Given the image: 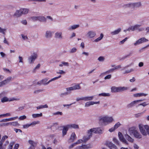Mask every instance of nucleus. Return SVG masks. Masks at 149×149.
Returning <instances> with one entry per match:
<instances>
[{
    "label": "nucleus",
    "instance_id": "19",
    "mask_svg": "<svg viewBox=\"0 0 149 149\" xmlns=\"http://www.w3.org/2000/svg\"><path fill=\"white\" fill-rule=\"evenodd\" d=\"M54 33V32L53 31H47L46 32L45 36L48 37H52Z\"/></svg>",
    "mask_w": 149,
    "mask_h": 149
},
{
    "label": "nucleus",
    "instance_id": "41",
    "mask_svg": "<svg viewBox=\"0 0 149 149\" xmlns=\"http://www.w3.org/2000/svg\"><path fill=\"white\" fill-rule=\"evenodd\" d=\"M10 125H12L14 126H19L20 125L17 122H10Z\"/></svg>",
    "mask_w": 149,
    "mask_h": 149
},
{
    "label": "nucleus",
    "instance_id": "30",
    "mask_svg": "<svg viewBox=\"0 0 149 149\" xmlns=\"http://www.w3.org/2000/svg\"><path fill=\"white\" fill-rule=\"evenodd\" d=\"M136 103L135 100L134 101L131 102L130 104L127 105V107L128 108H131L133 107L135 104H136Z\"/></svg>",
    "mask_w": 149,
    "mask_h": 149
},
{
    "label": "nucleus",
    "instance_id": "33",
    "mask_svg": "<svg viewBox=\"0 0 149 149\" xmlns=\"http://www.w3.org/2000/svg\"><path fill=\"white\" fill-rule=\"evenodd\" d=\"M79 27V24L74 25L72 26L71 27L68 28V30H72L75 29Z\"/></svg>",
    "mask_w": 149,
    "mask_h": 149
},
{
    "label": "nucleus",
    "instance_id": "17",
    "mask_svg": "<svg viewBox=\"0 0 149 149\" xmlns=\"http://www.w3.org/2000/svg\"><path fill=\"white\" fill-rule=\"evenodd\" d=\"M121 31V29L119 28L114 31L111 32V34L112 35H116L118 34Z\"/></svg>",
    "mask_w": 149,
    "mask_h": 149
},
{
    "label": "nucleus",
    "instance_id": "37",
    "mask_svg": "<svg viewBox=\"0 0 149 149\" xmlns=\"http://www.w3.org/2000/svg\"><path fill=\"white\" fill-rule=\"evenodd\" d=\"M48 107V105L47 104L44 105H40L36 107L37 109H42L43 108H47Z\"/></svg>",
    "mask_w": 149,
    "mask_h": 149
},
{
    "label": "nucleus",
    "instance_id": "59",
    "mask_svg": "<svg viewBox=\"0 0 149 149\" xmlns=\"http://www.w3.org/2000/svg\"><path fill=\"white\" fill-rule=\"evenodd\" d=\"M121 125L120 124L119 122L117 123L114 126V127L115 128V129L117 128L118 127H119L120 125Z\"/></svg>",
    "mask_w": 149,
    "mask_h": 149
},
{
    "label": "nucleus",
    "instance_id": "20",
    "mask_svg": "<svg viewBox=\"0 0 149 149\" xmlns=\"http://www.w3.org/2000/svg\"><path fill=\"white\" fill-rule=\"evenodd\" d=\"M111 92L112 93L119 92V87H116L115 86H112L111 88Z\"/></svg>",
    "mask_w": 149,
    "mask_h": 149
},
{
    "label": "nucleus",
    "instance_id": "32",
    "mask_svg": "<svg viewBox=\"0 0 149 149\" xmlns=\"http://www.w3.org/2000/svg\"><path fill=\"white\" fill-rule=\"evenodd\" d=\"M123 7L124 8H132V3H129L124 4L123 6Z\"/></svg>",
    "mask_w": 149,
    "mask_h": 149
},
{
    "label": "nucleus",
    "instance_id": "52",
    "mask_svg": "<svg viewBox=\"0 0 149 149\" xmlns=\"http://www.w3.org/2000/svg\"><path fill=\"white\" fill-rule=\"evenodd\" d=\"M47 80L48 79L46 78H45L44 79L42 80H41L42 81V84L44 85H47Z\"/></svg>",
    "mask_w": 149,
    "mask_h": 149
},
{
    "label": "nucleus",
    "instance_id": "48",
    "mask_svg": "<svg viewBox=\"0 0 149 149\" xmlns=\"http://www.w3.org/2000/svg\"><path fill=\"white\" fill-rule=\"evenodd\" d=\"M31 19L33 21H36L38 20V16H33L31 17Z\"/></svg>",
    "mask_w": 149,
    "mask_h": 149
},
{
    "label": "nucleus",
    "instance_id": "49",
    "mask_svg": "<svg viewBox=\"0 0 149 149\" xmlns=\"http://www.w3.org/2000/svg\"><path fill=\"white\" fill-rule=\"evenodd\" d=\"M7 83V82L6 81V80H3L1 82H0V87H1L3 85L6 84Z\"/></svg>",
    "mask_w": 149,
    "mask_h": 149
},
{
    "label": "nucleus",
    "instance_id": "4",
    "mask_svg": "<svg viewBox=\"0 0 149 149\" xmlns=\"http://www.w3.org/2000/svg\"><path fill=\"white\" fill-rule=\"evenodd\" d=\"M38 56L37 53H33L28 58V62L30 64L33 63L35 60L37 58Z\"/></svg>",
    "mask_w": 149,
    "mask_h": 149
},
{
    "label": "nucleus",
    "instance_id": "31",
    "mask_svg": "<svg viewBox=\"0 0 149 149\" xmlns=\"http://www.w3.org/2000/svg\"><path fill=\"white\" fill-rule=\"evenodd\" d=\"M134 69L133 68H131L130 69H128L126 70L123 73V74H127L130 73H131L134 71Z\"/></svg>",
    "mask_w": 149,
    "mask_h": 149
},
{
    "label": "nucleus",
    "instance_id": "54",
    "mask_svg": "<svg viewBox=\"0 0 149 149\" xmlns=\"http://www.w3.org/2000/svg\"><path fill=\"white\" fill-rule=\"evenodd\" d=\"M14 144V142H11L10 143V145H9V146L8 149H12L13 147V146Z\"/></svg>",
    "mask_w": 149,
    "mask_h": 149
},
{
    "label": "nucleus",
    "instance_id": "35",
    "mask_svg": "<svg viewBox=\"0 0 149 149\" xmlns=\"http://www.w3.org/2000/svg\"><path fill=\"white\" fill-rule=\"evenodd\" d=\"M90 137L87 136L86 135L84 136L82 138V140L84 142H86L88 141L90 139Z\"/></svg>",
    "mask_w": 149,
    "mask_h": 149
},
{
    "label": "nucleus",
    "instance_id": "24",
    "mask_svg": "<svg viewBox=\"0 0 149 149\" xmlns=\"http://www.w3.org/2000/svg\"><path fill=\"white\" fill-rule=\"evenodd\" d=\"M92 133H94V131L93 128H91L87 131V135L91 138L92 136Z\"/></svg>",
    "mask_w": 149,
    "mask_h": 149
},
{
    "label": "nucleus",
    "instance_id": "29",
    "mask_svg": "<svg viewBox=\"0 0 149 149\" xmlns=\"http://www.w3.org/2000/svg\"><path fill=\"white\" fill-rule=\"evenodd\" d=\"M128 88L127 87H119V92H122L124 91L127 90Z\"/></svg>",
    "mask_w": 149,
    "mask_h": 149
},
{
    "label": "nucleus",
    "instance_id": "40",
    "mask_svg": "<svg viewBox=\"0 0 149 149\" xmlns=\"http://www.w3.org/2000/svg\"><path fill=\"white\" fill-rule=\"evenodd\" d=\"M9 101L8 98L6 97H4L1 99V101L2 103H4Z\"/></svg>",
    "mask_w": 149,
    "mask_h": 149
},
{
    "label": "nucleus",
    "instance_id": "50",
    "mask_svg": "<svg viewBox=\"0 0 149 149\" xmlns=\"http://www.w3.org/2000/svg\"><path fill=\"white\" fill-rule=\"evenodd\" d=\"M43 90L42 89H38L34 91L33 92V93L35 94H37L39 93H40Z\"/></svg>",
    "mask_w": 149,
    "mask_h": 149
},
{
    "label": "nucleus",
    "instance_id": "43",
    "mask_svg": "<svg viewBox=\"0 0 149 149\" xmlns=\"http://www.w3.org/2000/svg\"><path fill=\"white\" fill-rule=\"evenodd\" d=\"M77 50V48L76 47H73L71 49L70 51H69V52L70 54H73L75 52H76Z\"/></svg>",
    "mask_w": 149,
    "mask_h": 149
},
{
    "label": "nucleus",
    "instance_id": "10",
    "mask_svg": "<svg viewBox=\"0 0 149 149\" xmlns=\"http://www.w3.org/2000/svg\"><path fill=\"white\" fill-rule=\"evenodd\" d=\"M8 138V136L5 135L2 137L1 140L0 141V149H5V148L3 147V142L5 140Z\"/></svg>",
    "mask_w": 149,
    "mask_h": 149
},
{
    "label": "nucleus",
    "instance_id": "45",
    "mask_svg": "<svg viewBox=\"0 0 149 149\" xmlns=\"http://www.w3.org/2000/svg\"><path fill=\"white\" fill-rule=\"evenodd\" d=\"M29 143L31 145V146L32 147H35V146H36V143L34 142L32 140H29Z\"/></svg>",
    "mask_w": 149,
    "mask_h": 149
},
{
    "label": "nucleus",
    "instance_id": "34",
    "mask_svg": "<svg viewBox=\"0 0 149 149\" xmlns=\"http://www.w3.org/2000/svg\"><path fill=\"white\" fill-rule=\"evenodd\" d=\"M20 9L22 15L26 14L29 12V10L28 9L23 8L21 9Z\"/></svg>",
    "mask_w": 149,
    "mask_h": 149
},
{
    "label": "nucleus",
    "instance_id": "36",
    "mask_svg": "<svg viewBox=\"0 0 149 149\" xmlns=\"http://www.w3.org/2000/svg\"><path fill=\"white\" fill-rule=\"evenodd\" d=\"M7 29L6 28H2L0 27V33H2L3 35H5Z\"/></svg>",
    "mask_w": 149,
    "mask_h": 149
},
{
    "label": "nucleus",
    "instance_id": "57",
    "mask_svg": "<svg viewBox=\"0 0 149 149\" xmlns=\"http://www.w3.org/2000/svg\"><path fill=\"white\" fill-rule=\"evenodd\" d=\"M65 72L63 70H59V71L56 72L57 74H65Z\"/></svg>",
    "mask_w": 149,
    "mask_h": 149
},
{
    "label": "nucleus",
    "instance_id": "14",
    "mask_svg": "<svg viewBox=\"0 0 149 149\" xmlns=\"http://www.w3.org/2000/svg\"><path fill=\"white\" fill-rule=\"evenodd\" d=\"M148 95V94L144 93H138L133 95V96L134 97H140L142 96H146Z\"/></svg>",
    "mask_w": 149,
    "mask_h": 149
},
{
    "label": "nucleus",
    "instance_id": "13",
    "mask_svg": "<svg viewBox=\"0 0 149 149\" xmlns=\"http://www.w3.org/2000/svg\"><path fill=\"white\" fill-rule=\"evenodd\" d=\"M18 118V117L17 116L14 117H12L10 118H6L5 119H3L1 120L0 122H8L9 121H11L12 120H14L16 119H17Z\"/></svg>",
    "mask_w": 149,
    "mask_h": 149
},
{
    "label": "nucleus",
    "instance_id": "22",
    "mask_svg": "<svg viewBox=\"0 0 149 149\" xmlns=\"http://www.w3.org/2000/svg\"><path fill=\"white\" fill-rule=\"evenodd\" d=\"M38 21L40 22H46L47 19L44 16H38Z\"/></svg>",
    "mask_w": 149,
    "mask_h": 149
},
{
    "label": "nucleus",
    "instance_id": "58",
    "mask_svg": "<svg viewBox=\"0 0 149 149\" xmlns=\"http://www.w3.org/2000/svg\"><path fill=\"white\" fill-rule=\"evenodd\" d=\"M39 123V121H33V122H32L31 123H30V124L31 126H33V125H35L37 124H38Z\"/></svg>",
    "mask_w": 149,
    "mask_h": 149
},
{
    "label": "nucleus",
    "instance_id": "5",
    "mask_svg": "<svg viewBox=\"0 0 149 149\" xmlns=\"http://www.w3.org/2000/svg\"><path fill=\"white\" fill-rule=\"evenodd\" d=\"M118 136L119 139L121 141H122L125 145H128L129 143L127 141V140L124 138L122 134L120 132H119L118 133Z\"/></svg>",
    "mask_w": 149,
    "mask_h": 149
},
{
    "label": "nucleus",
    "instance_id": "11",
    "mask_svg": "<svg viewBox=\"0 0 149 149\" xmlns=\"http://www.w3.org/2000/svg\"><path fill=\"white\" fill-rule=\"evenodd\" d=\"M77 139V136L74 132H72L68 140L69 143H71L73 142Z\"/></svg>",
    "mask_w": 149,
    "mask_h": 149
},
{
    "label": "nucleus",
    "instance_id": "18",
    "mask_svg": "<svg viewBox=\"0 0 149 149\" xmlns=\"http://www.w3.org/2000/svg\"><path fill=\"white\" fill-rule=\"evenodd\" d=\"M94 98V96H87L84 97V101H91L93 100Z\"/></svg>",
    "mask_w": 149,
    "mask_h": 149
},
{
    "label": "nucleus",
    "instance_id": "21",
    "mask_svg": "<svg viewBox=\"0 0 149 149\" xmlns=\"http://www.w3.org/2000/svg\"><path fill=\"white\" fill-rule=\"evenodd\" d=\"M133 135L135 138H137L141 139L142 138V135L140 134L139 132L137 130L135 132Z\"/></svg>",
    "mask_w": 149,
    "mask_h": 149
},
{
    "label": "nucleus",
    "instance_id": "63",
    "mask_svg": "<svg viewBox=\"0 0 149 149\" xmlns=\"http://www.w3.org/2000/svg\"><path fill=\"white\" fill-rule=\"evenodd\" d=\"M62 64L63 65H64V66H66L67 67H68L69 66V63L68 62H65V61H62Z\"/></svg>",
    "mask_w": 149,
    "mask_h": 149
},
{
    "label": "nucleus",
    "instance_id": "27",
    "mask_svg": "<svg viewBox=\"0 0 149 149\" xmlns=\"http://www.w3.org/2000/svg\"><path fill=\"white\" fill-rule=\"evenodd\" d=\"M108 147L110 149H118L115 145L111 143L108 144Z\"/></svg>",
    "mask_w": 149,
    "mask_h": 149
},
{
    "label": "nucleus",
    "instance_id": "15",
    "mask_svg": "<svg viewBox=\"0 0 149 149\" xmlns=\"http://www.w3.org/2000/svg\"><path fill=\"white\" fill-rule=\"evenodd\" d=\"M132 4V8L134 9L135 8H139L141 6V3L140 2L133 3Z\"/></svg>",
    "mask_w": 149,
    "mask_h": 149
},
{
    "label": "nucleus",
    "instance_id": "38",
    "mask_svg": "<svg viewBox=\"0 0 149 149\" xmlns=\"http://www.w3.org/2000/svg\"><path fill=\"white\" fill-rule=\"evenodd\" d=\"M42 113H40L39 114H33L32 115V116L33 118H36L42 116Z\"/></svg>",
    "mask_w": 149,
    "mask_h": 149
},
{
    "label": "nucleus",
    "instance_id": "1",
    "mask_svg": "<svg viewBox=\"0 0 149 149\" xmlns=\"http://www.w3.org/2000/svg\"><path fill=\"white\" fill-rule=\"evenodd\" d=\"M113 120L112 117L104 116L99 117V123L101 125H106L112 123Z\"/></svg>",
    "mask_w": 149,
    "mask_h": 149
},
{
    "label": "nucleus",
    "instance_id": "62",
    "mask_svg": "<svg viewBox=\"0 0 149 149\" xmlns=\"http://www.w3.org/2000/svg\"><path fill=\"white\" fill-rule=\"evenodd\" d=\"M144 113V112L138 113L135 114V116L136 117H138L141 116V115Z\"/></svg>",
    "mask_w": 149,
    "mask_h": 149
},
{
    "label": "nucleus",
    "instance_id": "12",
    "mask_svg": "<svg viewBox=\"0 0 149 149\" xmlns=\"http://www.w3.org/2000/svg\"><path fill=\"white\" fill-rule=\"evenodd\" d=\"M100 103V102H94L92 101H90L87 102L85 104V106L86 107H88L90 106L91 105H92L95 104H99Z\"/></svg>",
    "mask_w": 149,
    "mask_h": 149
},
{
    "label": "nucleus",
    "instance_id": "26",
    "mask_svg": "<svg viewBox=\"0 0 149 149\" xmlns=\"http://www.w3.org/2000/svg\"><path fill=\"white\" fill-rule=\"evenodd\" d=\"M22 15V12H21V9L17 10L14 14V16L17 17H18L21 16Z\"/></svg>",
    "mask_w": 149,
    "mask_h": 149
},
{
    "label": "nucleus",
    "instance_id": "42",
    "mask_svg": "<svg viewBox=\"0 0 149 149\" xmlns=\"http://www.w3.org/2000/svg\"><path fill=\"white\" fill-rule=\"evenodd\" d=\"M66 90L67 91V93H68V94L71 93V91H74L72 86L67 88H66Z\"/></svg>",
    "mask_w": 149,
    "mask_h": 149
},
{
    "label": "nucleus",
    "instance_id": "6",
    "mask_svg": "<svg viewBox=\"0 0 149 149\" xmlns=\"http://www.w3.org/2000/svg\"><path fill=\"white\" fill-rule=\"evenodd\" d=\"M92 147V146L90 144L86 145H82L81 146H78L76 147L74 149H88Z\"/></svg>",
    "mask_w": 149,
    "mask_h": 149
},
{
    "label": "nucleus",
    "instance_id": "56",
    "mask_svg": "<svg viewBox=\"0 0 149 149\" xmlns=\"http://www.w3.org/2000/svg\"><path fill=\"white\" fill-rule=\"evenodd\" d=\"M26 117L25 115H23L22 116H20L19 118V119L20 120H23L24 119H25L26 118Z\"/></svg>",
    "mask_w": 149,
    "mask_h": 149
},
{
    "label": "nucleus",
    "instance_id": "7",
    "mask_svg": "<svg viewBox=\"0 0 149 149\" xmlns=\"http://www.w3.org/2000/svg\"><path fill=\"white\" fill-rule=\"evenodd\" d=\"M148 41V40L145 38H141L140 39L137 40L136 42L134 43V45L135 46H136L140 45L143 42H147Z\"/></svg>",
    "mask_w": 149,
    "mask_h": 149
},
{
    "label": "nucleus",
    "instance_id": "16",
    "mask_svg": "<svg viewBox=\"0 0 149 149\" xmlns=\"http://www.w3.org/2000/svg\"><path fill=\"white\" fill-rule=\"evenodd\" d=\"M136 130V128L134 127H130L128 130L129 132L130 135L132 134L133 135Z\"/></svg>",
    "mask_w": 149,
    "mask_h": 149
},
{
    "label": "nucleus",
    "instance_id": "60",
    "mask_svg": "<svg viewBox=\"0 0 149 149\" xmlns=\"http://www.w3.org/2000/svg\"><path fill=\"white\" fill-rule=\"evenodd\" d=\"M30 124H26L23 125V127L24 129H27L30 126Z\"/></svg>",
    "mask_w": 149,
    "mask_h": 149
},
{
    "label": "nucleus",
    "instance_id": "61",
    "mask_svg": "<svg viewBox=\"0 0 149 149\" xmlns=\"http://www.w3.org/2000/svg\"><path fill=\"white\" fill-rule=\"evenodd\" d=\"M83 142V141L82 139H79L77 140L76 142H75L74 143L76 145H77L80 144Z\"/></svg>",
    "mask_w": 149,
    "mask_h": 149
},
{
    "label": "nucleus",
    "instance_id": "53",
    "mask_svg": "<svg viewBox=\"0 0 149 149\" xmlns=\"http://www.w3.org/2000/svg\"><path fill=\"white\" fill-rule=\"evenodd\" d=\"M113 142L116 143V145H119V143L118 140L116 138H113Z\"/></svg>",
    "mask_w": 149,
    "mask_h": 149
},
{
    "label": "nucleus",
    "instance_id": "39",
    "mask_svg": "<svg viewBox=\"0 0 149 149\" xmlns=\"http://www.w3.org/2000/svg\"><path fill=\"white\" fill-rule=\"evenodd\" d=\"M110 94L109 93H101L99 94L98 95L99 96H103L104 97H109L110 96Z\"/></svg>",
    "mask_w": 149,
    "mask_h": 149
},
{
    "label": "nucleus",
    "instance_id": "51",
    "mask_svg": "<svg viewBox=\"0 0 149 149\" xmlns=\"http://www.w3.org/2000/svg\"><path fill=\"white\" fill-rule=\"evenodd\" d=\"M55 37H60L62 36V33L61 32H56L55 34Z\"/></svg>",
    "mask_w": 149,
    "mask_h": 149
},
{
    "label": "nucleus",
    "instance_id": "64",
    "mask_svg": "<svg viewBox=\"0 0 149 149\" xmlns=\"http://www.w3.org/2000/svg\"><path fill=\"white\" fill-rule=\"evenodd\" d=\"M54 115H62V113L61 112L57 111L56 112L54 113L53 114Z\"/></svg>",
    "mask_w": 149,
    "mask_h": 149
},
{
    "label": "nucleus",
    "instance_id": "46",
    "mask_svg": "<svg viewBox=\"0 0 149 149\" xmlns=\"http://www.w3.org/2000/svg\"><path fill=\"white\" fill-rule=\"evenodd\" d=\"M105 60V58L103 56H100L97 58V60L100 62H103Z\"/></svg>",
    "mask_w": 149,
    "mask_h": 149
},
{
    "label": "nucleus",
    "instance_id": "3",
    "mask_svg": "<svg viewBox=\"0 0 149 149\" xmlns=\"http://www.w3.org/2000/svg\"><path fill=\"white\" fill-rule=\"evenodd\" d=\"M141 25L136 24L134 26H132L130 27H129L128 29L124 30V31L126 32L127 31H134L135 30H137L139 31H143L144 28L143 27H140Z\"/></svg>",
    "mask_w": 149,
    "mask_h": 149
},
{
    "label": "nucleus",
    "instance_id": "9",
    "mask_svg": "<svg viewBox=\"0 0 149 149\" xmlns=\"http://www.w3.org/2000/svg\"><path fill=\"white\" fill-rule=\"evenodd\" d=\"M96 36V32L92 30L88 31L86 35V36L90 37H94Z\"/></svg>",
    "mask_w": 149,
    "mask_h": 149
},
{
    "label": "nucleus",
    "instance_id": "8",
    "mask_svg": "<svg viewBox=\"0 0 149 149\" xmlns=\"http://www.w3.org/2000/svg\"><path fill=\"white\" fill-rule=\"evenodd\" d=\"M94 133L95 134H101L103 133V130L100 127L93 128Z\"/></svg>",
    "mask_w": 149,
    "mask_h": 149
},
{
    "label": "nucleus",
    "instance_id": "25",
    "mask_svg": "<svg viewBox=\"0 0 149 149\" xmlns=\"http://www.w3.org/2000/svg\"><path fill=\"white\" fill-rule=\"evenodd\" d=\"M125 137L126 139L128 141H129L133 143L134 141V140L133 139L131 138L130 136H129L127 134H125Z\"/></svg>",
    "mask_w": 149,
    "mask_h": 149
},
{
    "label": "nucleus",
    "instance_id": "44",
    "mask_svg": "<svg viewBox=\"0 0 149 149\" xmlns=\"http://www.w3.org/2000/svg\"><path fill=\"white\" fill-rule=\"evenodd\" d=\"M68 130L64 126L62 130V133L63 136H64L67 134Z\"/></svg>",
    "mask_w": 149,
    "mask_h": 149
},
{
    "label": "nucleus",
    "instance_id": "2",
    "mask_svg": "<svg viewBox=\"0 0 149 149\" xmlns=\"http://www.w3.org/2000/svg\"><path fill=\"white\" fill-rule=\"evenodd\" d=\"M139 130L142 135L146 136L148 133L149 135V126L148 125H143L140 124L139 125Z\"/></svg>",
    "mask_w": 149,
    "mask_h": 149
},
{
    "label": "nucleus",
    "instance_id": "47",
    "mask_svg": "<svg viewBox=\"0 0 149 149\" xmlns=\"http://www.w3.org/2000/svg\"><path fill=\"white\" fill-rule=\"evenodd\" d=\"M10 116H11V114L10 113H8L5 114H1V118L2 117H8Z\"/></svg>",
    "mask_w": 149,
    "mask_h": 149
},
{
    "label": "nucleus",
    "instance_id": "28",
    "mask_svg": "<svg viewBox=\"0 0 149 149\" xmlns=\"http://www.w3.org/2000/svg\"><path fill=\"white\" fill-rule=\"evenodd\" d=\"M73 90L80 89L81 88L80 84H75L72 86Z\"/></svg>",
    "mask_w": 149,
    "mask_h": 149
},
{
    "label": "nucleus",
    "instance_id": "23",
    "mask_svg": "<svg viewBox=\"0 0 149 149\" xmlns=\"http://www.w3.org/2000/svg\"><path fill=\"white\" fill-rule=\"evenodd\" d=\"M51 128L53 131L54 130L58 129L59 128V126L57 123H55L53 124V125L51 126Z\"/></svg>",
    "mask_w": 149,
    "mask_h": 149
},
{
    "label": "nucleus",
    "instance_id": "55",
    "mask_svg": "<svg viewBox=\"0 0 149 149\" xmlns=\"http://www.w3.org/2000/svg\"><path fill=\"white\" fill-rule=\"evenodd\" d=\"M72 128L74 129H79V127L78 125L75 124H72Z\"/></svg>",
    "mask_w": 149,
    "mask_h": 149
}]
</instances>
